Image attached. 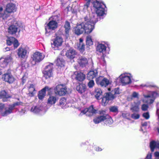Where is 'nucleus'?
Returning a JSON list of instances; mask_svg holds the SVG:
<instances>
[{
  "instance_id": "nucleus-1",
  "label": "nucleus",
  "mask_w": 159,
  "mask_h": 159,
  "mask_svg": "<svg viewBox=\"0 0 159 159\" xmlns=\"http://www.w3.org/2000/svg\"><path fill=\"white\" fill-rule=\"evenodd\" d=\"M86 2L84 5V8L87 9L89 7L90 2H91L93 7L96 9L97 14L100 16H103L105 13V8L106 6L105 4L101 2H99L97 0H85Z\"/></svg>"
},
{
  "instance_id": "nucleus-2",
  "label": "nucleus",
  "mask_w": 159,
  "mask_h": 159,
  "mask_svg": "<svg viewBox=\"0 0 159 159\" xmlns=\"http://www.w3.org/2000/svg\"><path fill=\"white\" fill-rule=\"evenodd\" d=\"M120 93L119 88H115L111 92L105 93L102 100V105L106 106L110 101H113L116 97V95Z\"/></svg>"
},
{
  "instance_id": "nucleus-3",
  "label": "nucleus",
  "mask_w": 159,
  "mask_h": 159,
  "mask_svg": "<svg viewBox=\"0 0 159 159\" xmlns=\"http://www.w3.org/2000/svg\"><path fill=\"white\" fill-rule=\"evenodd\" d=\"M84 22L83 25L84 32L87 34H89L94 29L96 22L87 16L84 17Z\"/></svg>"
},
{
  "instance_id": "nucleus-4",
  "label": "nucleus",
  "mask_w": 159,
  "mask_h": 159,
  "mask_svg": "<svg viewBox=\"0 0 159 159\" xmlns=\"http://www.w3.org/2000/svg\"><path fill=\"white\" fill-rule=\"evenodd\" d=\"M27 51L25 48L20 47L17 50V54L21 60V65L22 67H26L28 66V64L26 62V55Z\"/></svg>"
},
{
  "instance_id": "nucleus-5",
  "label": "nucleus",
  "mask_w": 159,
  "mask_h": 159,
  "mask_svg": "<svg viewBox=\"0 0 159 159\" xmlns=\"http://www.w3.org/2000/svg\"><path fill=\"white\" fill-rule=\"evenodd\" d=\"M59 20V17L57 15L53 16V19L50 21L45 26L46 32H47V29L51 30H55L58 27L57 21Z\"/></svg>"
},
{
  "instance_id": "nucleus-6",
  "label": "nucleus",
  "mask_w": 159,
  "mask_h": 159,
  "mask_svg": "<svg viewBox=\"0 0 159 159\" xmlns=\"http://www.w3.org/2000/svg\"><path fill=\"white\" fill-rule=\"evenodd\" d=\"M53 63H50L45 66L44 70L43 71V76L46 79H49L53 77Z\"/></svg>"
},
{
  "instance_id": "nucleus-7",
  "label": "nucleus",
  "mask_w": 159,
  "mask_h": 159,
  "mask_svg": "<svg viewBox=\"0 0 159 159\" xmlns=\"http://www.w3.org/2000/svg\"><path fill=\"white\" fill-rule=\"evenodd\" d=\"M55 93L60 96L65 95L67 93V88L65 84H58L55 89Z\"/></svg>"
},
{
  "instance_id": "nucleus-8",
  "label": "nucleus",
  "mask_w": 159,
  "mask_h": 159,
  "mask_svg": "<svg viewBox=\"0 0 159 159\" xmlns=\"http://www.w3.org/2000/svg\"><path fill=\"white\" fill-rule=\"evenodd\" d=\"M44 57L42 53L36 52L34 53L31 57L32 61L31 63L33 65H35L37 63L41 61L44 58Z\"/></svg>"
},
{
  "instance_id": "nucleus-9",
  "label": "nucleus",
  "mask_w": 159,
  "mask_h": 159,
  "mask_svg": "<svg viewBox=\"0 0 159 159\" xmlns=\"http://www.w3.org/2000/svg\"><path fill=\"white\" fill-rule=\"evenodd\" d=\"M56 35V37L53 39V43L51 44L53 48L55 49H57L59 47L62 45L63 39L61 37L57 35V34Z\"/></svg>"
},
{
  "instance_id": "nucleus-10",
  "label": "nucleus",
  "mask_w": 159,
  "mask_h": 159,
  "mask_svg": "<svg viewBox=\"0 0 159 159\" xmlns=\"http://www.w3.org/2000/svg\"><path fill=\"white\" fill-rule=\"evenodd\" d=\"M2 79L6 82L10 84H12L15 81V78L11 73V70H7L6 73L2 75Z\"/></svg>"
},
{
  "instance_id": "nucleus-11",
  "label": "nucleus",
  "mask_w": 159,
  "mask_h": 159,
  "mask_svg": "<svg viewBox=\"0 0 159 159\" xmlns=\"http://www.w3.org/2000/svg\"><path fill=\"white\" fill-rule=\"evenodd\" d=\"M96 82L97 84L100 85L101 87H106L110 84L109 80L102 76H100L97 78Z\"/></svg>"
},
{
  "instance_id": "nucleus-12",
  "label": "nucleus",
  "mask_w": 159,
  "mask_h": 159,
  "mask_svg": "<svg viewBox=\"0 0 159 159\" xmlns=\"http://www.w3.org/2000/svg\"><path fill=\"white\" fill-rule=\"evenodd\" d=\"M81 112L86 114L88 116H90L96 114L97 113V110L94 109L93 105H92L89 107L84 109L81 111Z\"/></svg>"
},
{
  "instance_id": "nucleus-13",
  "label": "nucleus",
  "mask_w": 159,
  "mask_h": 159,
  "mask_svg": "<svg viewBox=\"0 0 159 159\" xmlns=\"http://www.w3.org/2000/svg\"><path fill=\"white\" fill-rule=\"evenodd\" d=\"M52 89V88H49L48 86H45L43 88L39 91L38 94L39 99L40 100H42L43 99L46 95V91H48V94L50 95Z\"/></svg>"
},
{
  "instance_id": "nucleus-14",
  "label": "nucleus",
  "mask_w": 159,
  "mask_h": 159,
  "mask_svg": "<svg viewBox=\"0 0 159 159\" xmlns=\"http://www.w3.org/2000/svg\"><path fill=\"white\" fill-rule=\"evenodd\" d=\"M12 57L9 56L4 58L1 57L0 59V66L2 67H5L12 61Z\"/></svg>"
},
{
  "instance_id": "nucleus-15",
  "label": "nucleus",
  "mask_w": 159,
  "mask_h": 159,
  "mask_svg": "<svg viewBox=\"0 0 159 159\" xmlns=\"http://www.w3.org/2000/svg\"><path fill=\"white\" fill-rule=\"evenodd\" d=\"M84 22L80 24H77L74 28V33L77 35H79L83 33L84 31L83 25Z\"/></svg>"
},
{
  "instance_id": "nucleus-16",
  "label": "nucleus",
  "mask_w": 159,
  "mask_h": 159,
  "mask_svg": "<svg viewBox=\"0 0 159 159\" xmlns=\"http://www.w3.org/2000/svg\"><path fill=\"white\" fill-rule=\"evenodd\" d=\"M21 103V102H16L9 105L8 109L5 110V112L3 113V116H7L12 113V110L14 109L15 107L16 106L20 105Z\"/></svg>"
},
{
  "instance_id": "nucleus-17",
  "label": "nucleus",
  "mask_w": 159,
  "mask_h": 159,
  "mask_svg": "<svg viewBox=\"0 0 159 159\" xmlns=\"http://www.w3.org/2000/svg\"><path fill=\"white\" fill-rule=\"evenodd\" d=\"M76 54V51L73 48H70L67 50L66 53V56L68 58L72 60L75 57Z\"/></svg>"
},
{
  "instance_id": "nucleus-18",
  "label": "nucleus",
  "mask_w": 159,
  "mask_h": 159,
  "mask_svg": "<svg viewBox=\"0 0 159 159\" xmlns=\"http://www.w3.org/2000/svg\"><path fill=\"white\" fill-rule=\"evenodd\" d=\"M28 89L29 92L28 94V96L30 97H33L35 93L36 92L35 84H30L28 87Z\"/></svg>"
},
{
  "instance_id": "nucleus-19",
  "label": "nucleus",
  "mask_w": 159,
  "mask_h": 159,
  "mask_svg": "<svg viewBox=\"0 0 159 159\" xmlns=\"http://www.w3.org/2000/svg\"><path fill=\"white\" fill-rule=\"evenodd\" d=\"M63 27L65 29V35L67 38L69 36L70 32L71 30V26L70 23L68 20H66Z\"/></svg>"
},
{
  "instance_id": "nucleus-20",
  "label": "nucleus",
  "mask_w": 159,
  "mask_h": 159,
  "mask_svg": "<svg viewBox=\"0 0 159 159\" xmlns=\"http://www.w3.org/2000/svg\"><path fill=\"white\" fill-rule=\"evenodd\" d=\"M120 81L123 85H125L131 83V80L130 76H122L120 78Z\"/></svg>"
},
{
  "instance_id": "nucleus-21",
  "label": "nucleus",
  "mask_w": 159,
  "mask_h": 159,
  "mask_svg": "<svg viewBox=\"0 0 159 159\" xmlns=\"http://www.w3.org/2000/svg\"><path fill=\"white\" fill-rule=\"evenodd\" d=\"M11 97L5 90H2L0 92V99H2L3 102L7 101L8 98Z\"/></svg>"
},
{
  "instance_id": "nucleus-22",
  "label": "nucleus",
  "mask_w": 159,
  "mask_h": 159,
  "mask_svg": "<svg viewBox=\"0 0 159 159\" xmlns=\"http://www.w3.org/2000/svg\"><path fill=\"white\" fill-rule=\"evenodd\" d=\"M94 95L96 98L97 100L102 99V92L100 88H96L95 89L94 92Z\"/></svg>"
},
{
  "instance_id": "nucleus-23",
  "label": "nucleus",
  "mask_w": 159,
  "mask_h": 159,
  "mask_svg": "<svg viewBox=\"0 0 159 159\" xmlns=\"http://www.w3.org/2000/svg\"><path fill=\"white\" fill-rule=\"evenodd\" d=\"M76 90L80 94L84 93L86 89V86L85 84L79 83V85H77Z\"/></svg>"
},
{
  "instance_id": "nucleus-24",
  "label": "nucleus",
  "mask_w": 159,
  "mask_h": 159,
  "mask_svg": "<svg viewBox=\"0 0 159 159\" xmlns=\"http://www.w3.org/2000/svg\"><path fill=\"white\" fill-rule=\"evenodd\" d=\"M5 10L9 13H11L16 11V8L14 4L9 3L6 5Z\"/></svg>"
},
{
  "instance_id": "nucleus-25",
  "label": "nucleus",
  "mask_w": 159,
  "mask_h": 159,
  "mask_svg": "<svg viewBox=\"0 0 159 159\" xmlns=\"http://www.w3.org/2000/svg\"><path fill=\"white\" fill-rule=\"evenodd\" d=\"M77 61L80 66L82 67L85 66L88 64V61L85 57H80Z\"/></svg>"
},
{
  "instance_id": "nucleus-26",
  "label": "nucleus",
  "mask_w": 159,
  "mask_h": 159,
  "mask_svg": "<svg viewBox=\"0 0 159 159\" xmlns=\"http://www.w3.org/2000/svg\"><path fill=\"white\" fill-rule=\"evenodd\" d=\"M98 73L97 70H96L90 71L87 74V79L93 80L97 75Z\"/></svg>"
},
{
  "instance_id": "nucleus-27",
  "label": "nucleus",
  "mask_w": 159,
  "mask_h": 159,
  "mask_svg": "<svg viewBox=\"0 0 159 159\" xmlns=\"http://www.w3.org/2000/svg\"><path fill=\"white\" fill-rule=\"evenodd\" d=\"M18 27L15 25H11L8 29V33L10 34L14 35L16 34L17 31Z\"/></svg>"
},
{
  "instance_id": "nucleus-28",
  "label": "nucleus",
  "mask_w": 159,
  "mask_h": 159,
  "mask_svg": "<svg viewBox=\"0 0 159 159\" xmlns=\"http://www.w3.org/2000/svg\"><path fill=\"white\" fill-rule=\"evenodd\" d=\"M106 117L105 115H100L95 117L93 119V121L95 124H98L102 121L105 120Z\"/></svg>"
},
{
  "instance_id": "nucleus-29",
  "label": "nucleus",
  "mask_w": 159,
  "mask_h": 159,
  "mask_svg": "<svg viewBox=\"0 0 159 159\" xmlns=\"http://www.w3.org/2000/svg\"><path fill=\"white\" fill-rule=\"evenodd\" d=\"M106 46L102 44H98L96 48L97 51L99 52L102 53V54L105 53L106 52Z\"/></svg>"
},
{
  "instance_id": "nucleus-30",
  "label": "nucleus",
  "mask_w": 159,
  "mask_h": 159,
  "mask_svg": "<svg viewBox=\"0 0 159 159\" xmlns=\"http://www.w3.org/2000/svg\"><path fill=\"white\" fill-rule=\"evenodd\" d=\"M49 95V97L48 99L47 103L51 105L55 104L57 99L56 96L51 95L50 94Z\"/></svg>"
},
{
  "instance_id": "nucleus-31",
  "label": "nucleus",
  "mask_w": 159,
  "mask_h": 159,
  "mask_svg": "<svg viewBox=\"0 0 159 159\" xmlns=\"http://www.w3.org/2000/svg\"><path fill=\"white\" fill-rule=\"evenodd\" d=\"M75 79L78 81L82 82L85 79V75L82 73H78L76 75Z\"/></svg>"
},
{
  "instance_id": "nucleus-32",
  "label": "nucleus",
  "mask_w": 159,
  "mask_h": 159,
  "mask_svg": "<svg viewBox=\"0 0 159 159\" xmlns=\"http://www.w3.org/2000/svg\"><path fill=\"white\" fill-rule=\"evenodd\" d=\"M105 116L106 117L105 124L108 125H111L113 122L112 118L108 114H106Z\"/></svg>"
},
{
  "instance_id": "nucleus-33",
  "label": "nucleus",
  "mask_w": 159,
  "mask_h": 159,
  "mask_svg": "<svg viewBox=\"0 0 159 159\" xmlns=\"http://www.w3.org/2000/svg\"><path fill=\"white\" fill-rule=\"evenodd\" d=\"M109 111L111 112L117 114L119 112L118 107L117 106H111L109 108Z\"/></svg>"
},
{
  "instance_id": "nucleus-34",
  "label": "nucleus",
  "mask_w": 159,
  "mask_h": 159,
  "mask_svg": "<svg viewBox=\"0 0 159 159\" xmlns=\"http://www.w3.org/2000/svg\"><path fill=\"white\" fill-rule=\"evenodd\" d=\"M86 44L87 46H90L93 44L91 37L90 36H87L86 38Z\"/></svg>"
},
{
  "instance_id": "nucleus-35",
  "label": "nucleus",
  "mask_w": 159,
  "mask_h": 159,
  "mask_svg": "<svg viewBox=\"0 0 159 159\" xmlns=\"http://www.w3.org/2000/svg\"><path fill=\"white\" fill-rule=\"evenodd\" d=\"M156 146V142L154 140L151 141L150 143V147L151 151L152 152H154V149Z\"/></svg>"
},
{
  "instance_id": "nucleus-36",
  "label": "nucleus",
  "mask_w": 159,
  "mask_h": 159,
  "mask_svg": "<svg viewBox=\"0 0 159 159\" xmlns=\"http://www.w3.org/2000/svg\"><path fill=\"white\" fill-rule=\"evenodd\" d=\"M10 13H9L5 10L4 12L1 15V17L3 19L6 20L10 16Z\"/></svg>"
},
{
  "instance_id": "nucleus-37",
  "label": "nucleus",
  "mask_w": 159,
  "mask_h": 159,
  "mask_svg": "<svg viewBox=\"0 0 159 159\" xmlns=\"http://www.w3.org/2000/svg\"><path fill=\"white\" fill-rule=\"evenodd\" d=\"M85 45L83 43H79L78 46V48L79 50L82 52H83L85 50Z\"/></svg>"
},
{
  "instance_id": "nucleus-38",
  "label": "nucleus",
  "mask_w": 159,
  "mask_h": 159,
  "mask_svg": "<svg viewBox=\"0 0 159 159\" xmlns=\"http://www.w3.org/2000/svg\"><path fill=\"white\" fill-rule=\"evenodd\" d=\"M130 110L133 112H138L139 111V107L138 105L133 106L130 108Z\"/></svg>"
},
{
  "instance_id": "nucleus-39",
  "label": "nucleus",
  "mask_w": 159,
  "mask_h": 159,
  "mask_svg": "<svg viewBox=\"0 0 159 159\" xmlns=\"http://www.w3.org/2000/svg\"><path fill=\"white\" fill-rule=\"evenodd\" d=\"M5 107L4 104L0 102V114L2 116H3V114L5 112V111L3 112V110Z\"/></svg>"
},
{
  "instance_id": "nucleus-40",
  "label": "nucleus",
  "mask_w": 159,
  "mask_h": 159,
  "mask_svg": "<svg viewBox=\"0 0 159 159\" xmlns=\"http://www.w3.org/2000/svg\"><path fill=\"white\" fill-rule=\"evenodd\" d=\"M14 39H15V38L10 37L7 40V44L8 46H11L12 44Z\"/></svg>"
},
{
  "instance_id": "nucleus-41",
  "label": "nucleus",
  "mask_w": 159,
  "mask_h": 159,
  "mask_svg": "<svg viewBox=\"0 0 159 159\" xmlns=\"http://www.w3.org/2000/svg\"><path fill=\"white\" fill-rule=\"evenodd\" d=\"M12 44L14 49L16 48L20 45L18 40L15 38L13 40Z\"/></svg>"
},
{
  "instance_id": "nucleus-42",
  "label": "nucleus",
  "mask_w": 159,
  "mask_h": 159,
  "mask_svg": "<svg viewBox=\"0 0 159 159\" xmlns=\"http://www.w3.org/2000/svg\"><path fill=\"white\" fill-rule=\"evenodd\" d=\"M64 61L63 60L60 58L57 59V65L58 66H62L64 65Z\"/></svg>"
},
{
  "instance_id": "nucleus-43",
  "label": "nucleus",
  "mask_w": 159,
  "mask_h": 159,
  "mask_svg": "<svg viewBox=\"0 0 159 159\" xmlns=\"http://www.w3.org/2000/svg\"><path fill=\"white\" fill-rule=\"evenodd\" d=\"M140 116V115L138 113H134L131 115V118L134 120H137L139 119Z\"/></svg>"
},
{
  "instance_id": "nucleus-44",
  "label": "nucleus",
  "mask_w": 159,
  "mask_h": 159,
  "mask_svg": "<svg viewBox=\"0 0 159 159\" xmlns=\"http://www.w3.org/2000/svg\"><path fill=\"white\" fill-rule=\"evenodd\" d=\"M39 111V109L36 106L32 107L31 109V111L34 113H38Z\"/></svg>"
},
{
  "instance_id": "nucleus-45",
  "label": "nucleus",
  "mask_w": 159,
  "mask_h": 159,
  "mask_svg": "<svg viewBox=\"0 0 159 159\" xmlns=\"http://www.w3.org/2000/svg\"><path fill=\"white\" fill-rule=\"evenodd\" d=\"M66 99L65 98H61L59 101V105L61 106H63L66 102Z\"/></svg>"
},
{
  "instance_id": "nucleus-46",
  "label": "nucleus",
  "mask_w": 159,
  "mask_h": 159,
  "mask_svg": "<svg viewBox=\"0 0 159 159\" xmlns=\"http://www.w3.org/2000/svg\"><path fill=\"white\" fill-rule=\"evenodd\" d=\"M89 81L88 83V86L89 88H92L94 85L95 83L93 80H88Z\"/></svg>"
},
{
  "instance_id": "nucleus-47",
  "label": "nucleus",
  "mask_w": 159,
  "mask_h": 159,
  "mask_svg": "<svg viewBox=\"0 0 159 159\" xmlns=\"http://www.w3.org/2000/svg\"><path fill=\"white\" fill-rule=\"evenodd\" d=\"M143 116L146 120L149 119L150 117L149 113L148 112L143 113Z\"/></svg>"
},
{
  "instance_id": "nucleus-48",
  "label": "nucleus",
  "mask_w": 159,
  "mask_h": 159,
  "mask_svg": "<svg viewBox=\"0 0 159 159\" xmlns=\"http://www.w3.org/2000/svg\"><path fill=\"white\" fill-rule=\"evenodd\" d=\"M148 108V106L145 104H143L142 105L141 109L143 111H147Z\"/></svg>"
},
{
  "instance_id": "nucleus-49",
  "label": "nucleus",
  "mask_w": 159,
  "mask_h": 159,
  "mask_svg": "<svg viewBox=\"0 0 159 159\" xmlns=\"http://www.w3.org/2000/svg\"><path fill=\"white\" fill-rule=\"evenodd\" d=\"M147 87H149V88H158V86L154 84H149V85H148L147 86Z\"/></svg>"
},
{
  "instance_id": "nucleus-50",
  "label": "nucleus",
  "mask_w": 159,
  "mask_h": 159,
  "mask_svg": "<svg viewBox=\"0 0 159 159\" xmlns=\"http://www.w3.org/2000/svg\"><path fill=\"white\" fill-rule=\"evenodd\" d=\"M154 101V99H149L147 100L146 102L150 104H151L153 103Z\"/></svg>"
},
{
  "instance_id": "nucleus-51",
  "label": "nucleus",
  "mask_w": 159,
  "mask_h": 159,
  "mask_svg": "<svg viewBox=\"0 0 159 159\" xmlns=\"http://www.w3.org/2000/svg\"><path fill=\"white\" fill-rule=\"evenodd\" d=\"M106 56L105 53H103L102 56L101 57L100 59L104 62H106V61L105 59V57Z\"/></svg>"
},
{
  "instance_id": "nucleus-52",
  "label": "nucleus",
  "mask_w": 159,
  "mask_h": 159,
  "mask_svg": "<svg viewBox=\"0 0 159 159\" xmlns=\"http://www.w3.org/2000/svg\"><path fill=\"white\" fill-rule=\"evenodd\" d=\"M99 113L100 115H105L106 111L104 110H100L99 111Z\"/></svg>"
},
{
  "instance_id": "nucleus-53",
  "label": "nucleus",
  "mask_w": 159,
  "mask_h": 159,
  "mask_svg": "<svg viewBox=\"0 0 159 159\" xmlns=\"http://www.w3.org/2000/svg\"><path fill=\"white\" fill-rule=\"evenodd\" d=\"M129 114H128V113H122V116L123 118H126V119H128L127 118V117L128 116H129Z\"/></svg>"
},
{
  "instance_id": "nucleus-54",
  "label": "nucleus",
  "mask_w": 159,
  "mask_h": 159,
  "mask_svg": "<svg viewBox=\"0 0 159 159\" xmlns=\"http://www.w3.org/2000/svg\"><path fill=\"white\" fill-rule=\"evenodd\" d=\"M26 80L24 76H23L21 78V84L23 85L25 82Z\"/></svg>"
},
{
  "instance_id": "nucleus-55",
  "label": "nucleus",
  "mask_w": 159,
  "mask_h": 159,
  "mask_svg": "<svg viewBox=\"0 0 159 159\" xmlns=\"http://www.w3.org/2000/svg\"><path fill=\"white\" fill-rule=\"evenodd\" d=\"M138 96V94L135 92H133L132 94V96L134 98H136Z\"/></svg>"
},
{
  "instance_id": "nucleus-56",
  "label": "nucleus",
  "mask_w": 159,
  "mask_h": 159,
  "mask_svg": "<svg viewBox=\"0 0 159 159\" xmlns=\"http://www.w3.org/2000/svg\"><path fill=\"white\" fill-rule=\"evenodd\" d=\"M152 155L151 154H148L146 157V159H151Z\"/></svg>"
},
{
  "instance_id": "nucleus-57",
  "label": "nucleus",
  "mask_w": 159,
  "mask_h": 159,
  "mask_svg": "<svg viewBox=\"0 0 159 159\" xmlns=\"http://www.w3.org/2000/svg\"><path fill=\"white\" fill-rule=\"evenodd\" d=\"M95 150L97 151H102V149H101V148L99 147H96L95 148Z\"/></svg>"
},
{
  "instance_id": "nucleus-58",
  "label": "nucleus",
  "mask_w": 159,
  "mask_h": 159,
  "mask_svg": "<svg viewBox=\"0 0 159 159\" xmlns=\"http://www.w3.org/2000/svg\"><path fill=\"white\" fill-rule=\"evenodd\" d=\"M155 155L156 157H159V152H156L155 153Z\"/></svg>"
},
{
  "instance_id": "nucleus-59",
  "label": "nucleus",
  "mask_w": 159,
  "mask_h": 159,
  "mask_svg": "<svg viewBox=\"0 0 159 159\" xmlns=\"http://www.w3.org/2000/svg\"><path fill=\"white\" fill-rule=\"evenodd\" d=\"M144 97L146 98H152V96L150 95H145Z\"/></svg>"
},
{
  "instance_id": "nucleus-60",
  "label": "nucleus",
  "mask_w": 159,
  "mask_h": 159,
  "mask_svg": "<svg viewBox=\"0 0 159 159\" xmlns=\"http://www.w3.org/2000/svg\"><path fill=\"white\" fill-rule=\"evenodd\" d=\"M156 147L158 148H159V141L156 142Z\"/></svg>"
},
{
  "instance_id": "nucleus-61",
  "label": "nucleus",
  "mask_w": 159,
  "mask_h": 159,
  "mask_svg": "<svg viewBox=\"0 0 159 159\" xmlns=\"http://www.w3.org/2000/svg\"><path fill=\"white\" fill-rule=\"evenodd\" d=\"M147 125V122H144L142 124V125L143 126H146Z\"/></svg>"
},
{
  "instance_id": "nucleus-62",
  "label": "nucleus",
  "mask_w": 159,
  "mask_h": 159,
  "mask_svg": "<svg viewBox=\"0 0 159 159\" xmlns=\"http://www.w3.org/2000/svg\"><path fill=\"white\" fill-rule=\"evenodd\" d=\"M79 43H83V39L82 38H80L79 39Z\"/></svg>"
},
{
  "instance_id": "nucleus-63",
  "label": "nucleus",
  "mask_w": 159,
  "mask_h": 159,
  "mask_svg": "<svg viewBox=\"0 0 159 159\" xmlns=\"http://www.w3.org/2000/svg\"><path fill=\"white\" fill-rule=\"evenodd\" d=\"M60 1L61 2L62 5H63L64 4V0H60Z\"/></svg>"
},
{
  "instance_id": "nucleus-64",
  "label": "nucleus",
  "mask_w": 159,
  "mask_h": 159,
  "mask_svg": "<svg viewBox=\"0 0 159 159\" xmlns=\"http://www.w3.org/2000/svg\"><path fill=\"white\" fill-rule=\"evenodd\" d=\"M69 7H70L69 6H68L66 8V9L67 10V11H69Z\"/></svg>"
}]
</instances>
